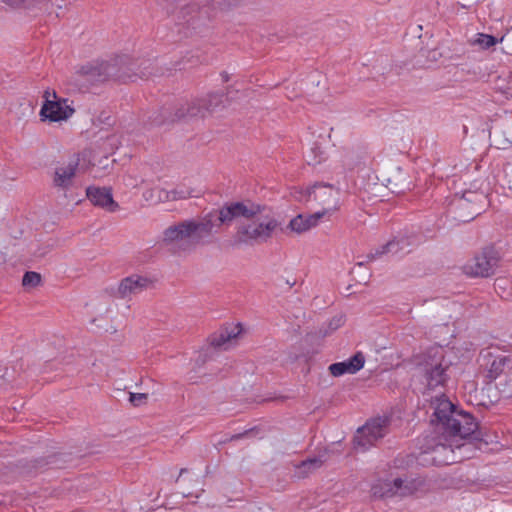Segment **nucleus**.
<instances>
[{"mask_svg":"<svg viewBox=\"0 0 512 512\" xmlns=\"http://www.w3.org/2000/svg\"><path fill=\"white\" fill-rule=\"evenodd\" d=\"M220 225L218 215L209 213L201 220H186L167 228L163 242L176 253L187 252L203 243Z\"/></svg>","mask_w":512,"mask_h":512,"instance_id":"7ed1b4c3","label":"nucleus"},{"mask_svg":"<svg viewBox=\"0 0 512 512\" xmlns=\"http://www.w3.org/2000/svg\"><path fill=\"white\" fill-rule=\"evenodd\" d=\"M86 196L94 206L107 212H115L119 209L118 203L113 199L111 188L89 186L86 189Z\"/></svg>","mask_w":512,"mask_h":512,"instance_id":"9d476101","label":"nucleus"},{"mask_svg":"<svg viewBox=\"0 0 512 512\" xmlns=\"http://www.w3.org/2000/svg\"><path fill=\"white\" fill-rule=\"evenodd\" d=\"M196 180L188 179L183 183L179 184L175 188L168 190L170 194H163L162 199H171V201H177L187 199L190 197H198L202 194L203 188L197 185Z\"/></svg>","mask_w":512,"mask_h":512,"instance_id":"ddd939ff","label":"nucleus"},{"mask_svg":"<svg viewBox=\"0 0 512 512\" xmlns=\"http://www.w3.org/2000/svg\"><path fill=\"white\" fill-rule=\"evenodd\" d=\"M387 419L374 418L360 427L354 436V446L362 451L368 449L386 433Z\"/></svg>","mask_w":512,"mask_h":512,"instance_id":"6e6552de","label":"nucleus"},{"mask_svg":"<svg viewBox=\"0 0 512 512\" xmlns=\"http://www.w3.org/2000/svg\"><path fill=\"white\" fill-rule=\"evenodd\" d=\"M496 267V259L486 253L477 255L471 263L467 264V274L476 277H488L493 274Z\"/></svg>","mask_w":512,"mask_h":512,"instance_id":"9b49d317","label":"nucleus"},{"mask_svg":"<svg viewBox=\"0 0 512 512\" xmlns=\"http://www.w3.org/2000/svg\"><path fill=\"white\" fill-rule=\"evenodd\" d=\"M340 188L332 184L316 183L308 189L295 190L293 197L300 202H309L310 200L316 201L323 207L320 212L329 214L339 207L340 203Z\"/></svg>","mask_w":512,"mask_h":512,"instance_id":"39448f33","label":"nucleus"},{"mask_svg":"<svg viewBox=\"0 0 512 512\" xmlns=\"http://www.w3.org/2000/svg\"><path fill=\"white\" fill-rule=\"evenodd\" d=\"M322 465V460L319 457L308 458L307 460L302 461L296 467V474L299 477H305L312 471L320 468Z\"/></svg>","mask_w":512,"mask_h":512,"instance_id":"aec40b11","label":"nucleus"},{"mask_svg":"<svg viewBox=\"0 0 512 512\" xmlns=\"http://www.w3.org/2000/svg\"><path fill=\"white\" fill-rule=\"evenodd\" d=\"M241 217L245 219L256 218L255 222L241 224L238 227V235L243 242L267 241L275 232L281 229V221L278 217L257 204L235 202L224 206L218 212L220 224H229Z\"/></svg>","mask_w":512,"mask_h":512,"instance_id":"f03ea898","label":"nucleus"},{"mask_svg":"<svg viewBox=\"0 0 512 512\" xmlns=\"http://www.w3.org/2000/svg\"><path fill=\"white\" fill-rule=\"evenodd\" d=\"M432 405V422L443 431L445 443H438L432 448L427 447L425 453L431 452L432 461L437 465L452 464L457 461L454 448L461 447L458 439L472 437L478 429V423L471 414L458 410L444 394L435 397Z\"/></svg>","mask_w":512,"mask_h":512,"instance_id":"f257e3e1","label":"nucleus"},{"mask_svg":"<svg viewBox=\"0 0 512 512\" xmlns=\"http://www.w3.org/2000/svg\"><path fill=\"white\" fill-rule=\"evenodd\" d=\"M410 242L404 238L399 237L389 241L386 245H384L381 250L376 252L377 255H398L404 254L409 251L408 246H410Z\"/></svg>","mask_w":512,"mask_h":512,"instance_id":"f3484780","label":"nucleus"},{"mask_svg":"<svg viewBox=\"0 0 512 512\" xmlns=\"http://www.w3.org/2000/svg\"><path fill=\"white\" fill-rule=\"evenodd\" d=\"M44 102L40 110L43 121H67L75 112L72 102L67 98L59 97L55 91L46 90L43 94Z\"/></svg>","mask_w":512,"mask_h":512,"instance_id":"423d86ee","label":"nucleus"},{"mask_svg":"<svg viewBox=\"0 0 512 512\" xmlns=\"http://www.w3.org/2000/svg\"><path fill=\"white\" fill-rule=\"evenodd\" d=\"M325 150L321 142L313 143L305 152V160L309 165H317L325 159Z\"/></svg>","mask_w":512,"mask_h":512,"instance_id":"6ab92c4d","label":"nucleus"},{"mask_svg":"<svg viewBox=\"0 0 512 512\" xmlns=\"http://www.w3.org/2000/svg\"><path fill=\"white\" fill-rule=\"evenodd\" d=\"M505 365V359L502 357H499L497 359H494L491 368L489 370L490 376L492 378H497V376L501 373L503 367Z\"/></svg>","mask_w":512,"mask_h":512,"instance_id":"5701e85b","label":"nucleus"},{"mask_svg":"<svg viewBox=\"0 0 512 512\" xmlns=\"http://www.w3.org/2000/svg\"><path fill=\"white\" fill-rule=\"evenodd\" d=\"M148 279L141 275H131L124 278L118 285L117 293L122 298L138 294L148 286Z\"/></svg>","mask_w":512,"mask_h":512,"instance_id":"2eb2a0df","label":"nucleus"},{"mask_svg":"<svg viewBox=\"0 0 512 512\" xmlns=\"http://www.w3.org/2000/svg\"><path fill=\"white\" fill-rule=\"evenodd\" d=\"M163 194H170V192L167 189L160 188V187H154L152 189L146 190L143 193L144 199L151 203V204H157L161 202H168L171 201V199H162L164 196Z\"/></svg>","mask_w":512,"mask_h":512,"instance_id":"412c9836","label":"nucleus"},{"mask_svg":"<svg viewBox=\"0 0 512 512\" xmlns=\"http://www.w3.org/2000/svg\"><path fill=\"white\" fill-rule=\"evenodd\" d=\"M364 364L365 358L363 354L359 352L345 361L331 364L329 371L333 376L339 377L344 374H354L358 372L363 368Z\"/></svg>","mask_w":512,"mask_h":512,"instance_id":"4468645a","label":"nucleus"},{"mask_svg":"<svg viewBox=\"0 0 512 512\" xmlns=\"http://www.w3.org/2000/svg\"><path fill=\"white\" fill-rule=\"evenodd\" d=\"M376 497H405L412 495L416 491V482L403 480L401 478L378 479L371 488Z\"/></svg>","mask_w":512,"mask_h":512,"instance_id":"0eeeda50","label":"nucleus"},{"mask_svg":"<svg viewBox=\"0 0 512 512\" xmlns=\"http://www.w3.org/2000/svg\"><path fill=\"white\" fill-rule=\"evenodd\" d=\"M322 217H324L323 212H315L309 215L299 214L290 220L289 228L291 231L301 234L315 227Z\"/></svg>","mask_w":512,"mask_h":512,"instance_id":"dca6fc26","label":"nucleus"},{"mask_svg":"<svg viewBox=\"0 0 512 512\" xmlns=\"http://www.w3.org/2000/svg\"><path fill=\"white\" fill-rule=\"evenodd\" d=\"M146 399V394L143 393H130L129 400L134 405H139Z\"/></svg>","mask_w":512,"mask_h":512,"instance_id":"b1692460","label":"nucleus"},{"mask_svg":"<svg viewBox=\"0 0 512 512\" xmlns=\"http://www.w3.org/2000/svg\"><path fill=\"white\" fill-rule=\"evenodd\" d=\"M41 282V276L39 273L30 271L26 272L22 279V284L26 288H34Z\"/></svg>","mask_w":512,"mask_h":512,"instance_id":"4be33fe9","label":"nucleus"},{"mask_svg":"<svg viewBox=\"0 0 512 512\" xmlns=\"http://www.w3.org/2000/svg\"><path fill=\"white\" fill-rule=\"evenodd\" d=\"M450 365L442 347H433L423 356L417 365V377L423 394L446 387L450 379Z\"/></svg>","mask_w":512,"mask_h":512,"instance_id":"20e7f679","label":"nucleus"},{"mask_svg":"<svg viewBox=\"0 0 512 512\" xmlns=\"http://www.w3.org/2000/svg\"><path fill=\"white\" fill-rule=\"evenodd\" d=\"M503 39H504V37H501L500 39H498L490 34L477 33L470 40V44L472 46L479 47L480 49L487 50V49L497 45L498 43H501L503 41Z\"/></svg>","mask_w":512,"mask_h":512,"instance_id":"a211bd4d","label":"nucleus"},{"mask_svg":"<svg viewBox=\"0 0 512 512\" xmlns=\"http://www.w3.org/2000/svg\"><path fill=\"white\" fill-rule=\"evenodd\" d=\"M241 333L240 323H230L214 333L210 338V343L215 348L226 350L237 344Z\"/></svg>","mask_w":512,"mask_h":512,"instance_id":"1a4fd4ad","label":"nucleus"},{"mask_svg":"<svg viewBox=\"0 0 512 512\" xmlns=\"http://www.w3.org/2000/svg\"><path fill=\"white\" fill-rule=\"evenodd\" d=\"M79 166V157L59 165L55 169L53 183L56 187L67 190L71 187L73 178Z\"/></svg>","mask_w":512,"mask_h":512,"instance_id":"f8f14e48","label":"nucleus"}]
</instances>
